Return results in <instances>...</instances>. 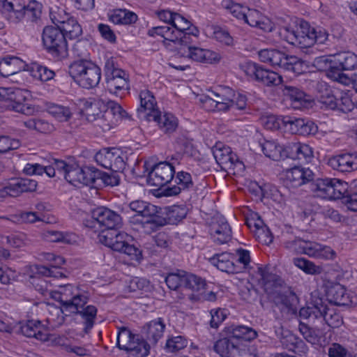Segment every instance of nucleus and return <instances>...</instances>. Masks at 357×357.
Segmentation results:
<instances>
[{"instance_id": "1", "label": "nucleus", "mask_w": 357, "mask_h": 357, "mask_svg": "<svg viewBox=\"0 0 357 357\" xmlns=\"http://www.w3.org/2000/svg\"><path fill=\"white\" fill-rule=\"evenodd\" d=\"M52 297L59 301L62 305L61 309H57L55 311L56 319L53 317L48 318V321L52 323L54 326H59L64 322L65 316H68V312L70 314H79L84 320V332L87 333L93 326L97 314V309L93 305H88L82 310H79L87 303V296L83 294L73 295L70 298L66 296L65 294L61 291H51Z\"/></svg>"}, {"instance_id": "2", "label": "nucleus", "mask_w": 357, "mask_h": 357, "mask_svg": "<svg viewBox=\"0 0 357 357\" xmlns=\"http://www.w3.org/2000/svg\"><path fill=\"white\" fill-rule=\"evenodd\" d=\"M319 68H325L326 76L345 86L351 83L350 77L344 71L357 69V54L351 51L336 53L331 57L321 56L316 60Z\"/></svg>"}, {"instance_id": "3", "label": "nucleus", "mask_w": 357, "mask_h": 357, "mask_svg": "<svg viewBox=\"0 0 357 357\" xmlns=\"http://www.w3.org/2000/svg\"><path fill=\"white\" fill-rule=\"evenodd\" d=\"M132 236L124 231H109L100 236V243L112 250L127 255L130 260L139 261L142 259V251L132 243Z\"/></svg>"}, {"instance_id": "4", "label": "nucleus", "mask_w": 357, "mask_h": 357, "mask_svg": "<svg viewBox=\"0 0 357 357\" xmlns=\"http://www.w3.org/2000/svg\"><path fill=\"white\" fill-rule=\"evenodd\" d=\"M68 73L73 79L84 89H93L101 79V69L87 59H79L71 63Z\"/></svg>"}, {"instance_id": "5", "label": "nucleus", "mask_w": 357, "mask_h": 357, "mask_svg": "<svg viewBox=\"0 0 357 357\" xmlns=\"http://www.w3.org/2000/svg\"><path fill=\"white\" fill-rule=\"evenodd\" d=\"M261 62L278 66L284 70L300 75L304 72L303 62L295 56H289L277 49H264L258 52Z\"/></svg>"}, {"instance_id": "6", "label": "nucleus", "mask_w": 357, "mask_h": 357, "mask_svg": "<svg viewBox=\"0 0 357 357\" xmlns=\"http://www.w3.org/2000/svg\"><path fill=\"white\" fill-rule=\"evenodd\" d=\"M164 280L169 290H178L179 288L201 290L207 288L204 278L181 269L168 273Z\"/></svg>"}, {"instance_id": "7", "label": "nucleus", "mask_w": 357, "mask_h": 357, "mask_svg": "<svg viewBox=\"0 0 357 357\" xmlns=\"http://www.w3.org/2000/svg\"><path fill=\"white\" fill-rule=\"evenodd\" d=\"M42 42L45 50L54 57L61 59L67 56V40L59 28L45 26L42 33Z\"/></svg>"}, {"instance_id": "8", "label": "nucleus", "mask_w": 357, "mask_h": 357, "mask_svg": "<svg viewBox=\"0 0 357 357\" xmlns=\"http://www.w3.org/2000/svg\"><path fill=\"white\" fill-rule=\"evenodd\" d=\"M285 247L296 253L305 254L320 259H333L336 255L335 252L328 246H324L311 241H305L301 238L287 241Z\"/></svg>"}, {"instance_id": "9", "label": "nucleus", "mask_w": 357, "mask_h": 357, "mask_svg": "<svg viewBox=\"0 0 357 357\" xmlns=\"http://www.w3.org/2000/svg\"><path fill=\"white\" fill-rule=\"evenodd\" d=\"M311 185L312 191L318 192V196L325 199H340L343 202L349 192L348 183L337 178H318Z\"/></svg>"}, {"instance_id": "10", "label": "nucleus", "mask_w": 357, "mask_h": 357, "mask_svg": "<svg viewBox=\"0 0 357 357\" xmlns=\"http://www.w3.org/2000/svg\"><path fill=\"white\" fill-rule=\"evenodd\" d=\"M117 346L127 352L129 357H146L149 353V345L128 328H121L117 335Z\"/></svg>"}, {"instance_id": "11", "label": "nucleus", "mask_w": 357, "mask_h": 357, "mask_svg": "<svg viewBox=\"0 0 357 357\" xmlns=\"http://www.w3.org/2000/svg\"><path fill=\"white\" fill-rule=\"evenodd\" d=\"M129 207L136 213L132 218L131 222L140 225L145 230L155 231L154 220L159 213L158 206L143 200H135L129 204Z\"/></svg>"}, {"instance_id": "12", "label": "nucleus", "mask_w": 357, "mask_h": 357, "mask_svg": "<svg viewBox=\"0 0 357 357\" xmlns=\"http://www.w3.org/2000/svg\"><path fill=\"white\" fill-rule=\"evenodd\" d=\"M213 155L222 170L228 173L240 174L245 170L243 162L229 146L216 144L212 149Z\"/></svg>"}, {"instance_id": "13", "label": "nucleus", "mask_w": 357, "mask_h": 357, "mask_svg": "<svg viewBox=\"0 0 357 357\" xmlns=\"http://www.w3.org/2000/svg\"><path fill=\"white\" fill-rule=\"evenodd\" d=\"M25 91L19 88H0V105L8 109L29 114L33 109L24 104Z\"/></svg>"}, {"instance_id": "14", "label": "nucleus", "mask_w": 357, "mask_h": 357, "mask_svg": "<svg viewBox=\"0 0 357 357\" xmlns=\"http://www.w3.org/2000/svg\"><path fill=\"white\" fill-rule=\"evenodd\" d=\"M104 72L106 80V89L116 95L121 90L128 89V77L126 73L116 67L112 58L105 63Z\"/></svg>"}, {"instance_id": "15", "label": "nucleus", "mask_w": 357, "mask_h": 357, "mask_svg": "<svg viewBox=\"0 0 357 357\" xmlns=\"http://www.w3.org/2000/svg\"><path fill=\"white\" fill-rule=\"evenodd\" d=\"M92 218L93 221L99 225L100 227L104 229L98 236L100 241V236L105 231H119V229L123 225V220L121 215L111 209L102 206L93 210Z\"/></svg>"}, {"instance_id": "16", "label": "nucleus", "mask_w": 357, "mask_h": 357, "mask_svg": "<svg viewBox=\"0 0 357 357\" xmlns=\"http://www.w3.org/2000/svg\"><path fill=\"white\" fill-rule=\"evenodd\" d=\"M244 72L247 75L267 86H278L282 82V77L277 73L266 69L255 63H247Z\"/></svg>"}, {"instance_id": "17", "label": "nucleus", "mask_w": 357, "mask_h": 357, "mask_svg": "<svg viewBox=\"0 0 357 357\" xmlns=\"http://www.w3.org/2000/svg\"><path fill=\"white\" fill-rule=\"evenodd\" d=\"M175 169L172 164L160 162L151 167L147 181L151 185L162 188L173 179Z\"/></svg>"}, {"instance_id": "18", "label": "nucleus", "mask_w": 357, "mask_h": 357, "mask_svg": "<svg viewBox=\"0 0 357 357\" xmlns=\"http://www.w3.org/2000/svg\"><path fill=\"white\" fill-rule=\"evenodd\" d=\"M98 165L113 172H123L126 167L123 158L115 148H104L95 155Z\"/></svg>"}, {"instance_id": "19", "label": "nucleus", "mask_w": 357, "mask_h": 357, "mask_svg": "<svg viewBox=\"0 0 357 357\" xmlns=\"http://www.w3.org/2000/svg\"><path fill=\"white\" fill-rule=\"evenodd\" d=\"M38 183L29 178L12 177L8 178L3 186L2 194L6 197H16L24 192H31L36 190Z\"/></svg>"}, {"instance_id": "20", "label": "nucleus", "mask_w": 357, "mask_h": 357, "mask_svg": "<svg viewBox=\"0 0 357 357\" xmlns=\"http://www.w3.org/2000/svg\"><path fill=\"white\" fill-rule=\"evenodd\" d=\"M158 213L155 220V230L167 225H176L183 219L187 214L185 207L173 205L171 206L158 207Z\"/></svg>"}, {"instance_id": "21", "label": "nucleus", "mask_w": 357, "mask_h": 357, "mask_svg": "<svg viewBox=\"0 0 357 357\" xmlns=\"http://www.w3.org/2000/svg\"><path fill=\"white\" fill-rule=\"evenodd\" d=\"M282 93L290 105L295 109L308 108L312 104L311 96L307 94L300 88L291 85H283Z\"/></svg>"}, {"instance_id": "22", "label": "nucleus", "mask_w": 357, "mask_h": 357, "mask_svg": "<svg viewBox=\"0 0 357 357\" xmlns=\"http://www.w3.org/2000/svg\"><path fill=\"white\" fill-rule=\"evenodd\" d=\"M283 128L291 134L308 135L316 132V127L312 122L301 118L284 116L282 119Z\"/></svg>"}, {"instance_id": "23", "label": "nucleus", "mask_w": 357, "mask_h": 357, "mask_svg": "<svg viewBox=\"0 0 357 357\" xmlns=\"http://www.w3.org/2000/svg\"><path fill=\"white\" fill-rule=\"evenodd\" d=\"M328 165L335 170L341 172H351L357 170V152L344 153L331 157Z\"/></svg>"}, {"instance_id": "24", "label": "nucleus", "mask_w": 357, "mask_h": 357, "mask_svg": "<svg viewBox=\"0 0 357 357\" xmlns=\"http://www.w3.org/2000/svg\"><path fill=\"white\" fill-rule=\"evenodd\" d=\"M269 298L273 299L274 303L281 310H287L291 313L296 311L298 298L294 291H271Z\"/></svg>"}, {"instance_id": "25", "label": "nucleus", "mask_w": 357, "mask_h": 357, "mask_svg": "<svg viewBox=\"0 0 357 357\" xmlns=\"http://www.w3.org/2000/svg\"><path fill=\"white\" fill-rule=\"evenodd\" d=\"M257 274L259 276V282L264 290H272L282 287L284 281L279 275L273 273L269 266L259 267Z\"/></svg>"}, {"instance_id": "26", "label": "nucleus", "mask_w": 357, "mask_h": 357, "mask_svg": "<svg viewBox=\"0 0 357 357\" xmlns=\"http://www.w3.org/2000/svg\"><path fill=\"white\" fill-rule=\"evenodd\" d=\"M175 182L176 185L165 188L162 194L164 196L170 197L178 195L182 190L192 189L194 183L190 174L181 171L176 174Z\"/></svg>"}, {"instance_id": "27", "label": "nucleus", "mask_w": 357, "mask_h": 357, "mask_svg": "<svg viewBox=\"0 0 357 357\" xmlns=\"http://www.w3.org/2000/svg\"><path fill=\"white\" fill-rule=\"evenodd\" d=\"M287 179L292 186H301L314 181V174L309 168L295 166L287 172Z\"/></svg>"}, {"instance_id": "28", "label": "nucleus", "mask_w": 357, "mask_h": 357, "mask_svg": "<svg viewBox=\"0 0 357 357\" xmlns=\"http://www.w3.org/2000/svg\"><path fill=\"white\" fill-rule=\"evenodd\" d=\"M222 335L228 336L236 342H243V340L255 339L257 334L255 330L244 326H230L225 328Z\"/></svg>"}, {"instance_id": "29", "label": "nucleus", "mask_w": 357, "mask_h": 357, "mask_svg": "<svg viewBox=\"0 0 357 357\" xmlns=\"http://www.w3.org/2000/svg\"><path fill=\"white\" fill-rule=\"evenodd\" d=\"M20 329L21 333L28 337H35L41 342L49 340V331L39 321H29L22 325Z\"/></svg>"}, {"instance_id": "30", "label": "nucleus", "mask_w": 357, "mask_h": 357, "mask_svg": "<svg viewBox=\"0 0 357 357\" xmlns=\"http://www.w3.org/2000/svg\"><path fill=\"white\" fill-rule=\"evenodd\" d=\"M210 234L215 242L224 244L231 238V229L228 222L224 218H220L216 222L212 224Z\"/></svg>"}, {"instance_id": "31", "label": "nucleus", "mask_w": 357, "mask_h": 357, "mask_svg": "<svg viewBox=\"0 0 357 357\" xmlns=\"http://www.w3.org/2000/svg\"><path fill=\"white\" fill-rule=\"evenodd\" d=\"M186 56L197 62L206 63H218L221 58L220 54L215 52L195 46L188 47Z\"/></svg>"}, {"instance_id": "32", "label": "nucleus", "mask_w": 357, "mask_h": 357, "mask_svg": "<svg viewBox=\"0 0 357 357\" xmlns=\"http://www.w3.org/2000/svg\"><path fill=\"white\" fill-rule=\"evenodd\" d=\"M231 258H234L231 254L222 252L215 254L210 258V262L222 272L237 273L239 272L240 268L234 264Z\"/></svg>"}, {"instance_id": "33", "label": "nucleus", "mask_w": 357, "mask_h": 357, "mask_svg": "<svg viewBox=\"0 0 357 357\" xmlns=\"http://www.w3.org/2000/svg\"><path fill=\"white\" fill-rule=\"evenodd\" d=\"M153 120L158 123L160 129L165 134H170L174 132L178 126L176 118L172 114L165 113L162 116L160 113L156 112L149 115Z\"/></svg>"}, {"instance_id": "34", "label": "nucleus", "mask_w": 357, "mask_h": 357, "mask_svg": "<svg viewBox=\"0 0 357 357\" xmlns=\"http://www.w3.org/2000/svg\"><path fill=\"white\" fill-rule=\"evenodd\" d=\"M326 299L336 305H351L357 303L355 291H326Z\"/></svg>"}, {"instance_id": "35", "label": "nucleus", "mask_w": 357, "mask_h": 357, "mask_svg": "<svg viewBox=\"0 0 357 357\" xmlns=\"http://www.w3.org/2000/svg\"><path fill=\"white\" fill-rule=\"evenodd\" d=\"M139 99L140 107L137 109V112L149 111V112L147 113L146 116H148L149 120H150V114H153L158 112V111L155 109L157 105L155 98L150 91L144 90L139 93Z\"/></svg>"}, {"instance_id": "36", "label": "nucleus", "mask_w": 357, "mask_h": 357, "mask_svg": "<svg viewBox=\"0 0 357 357\" xmlns=\"http://www.w3.org/2000/svg\"><path fill=\"white\" fill-rule=\"evenodd\" d=\"M165 327V326L161 319L151 321L144 328L146 330V338L153 344L157 343L158 340L163 335Z\"/></svg>"}, {"instance_id": "37", "label": "nucleus", "mask_w": 357, "mask_h": 357, "mask_svg": "<svg viewBox=\"0 0 357 357\" xmlns=\"http://www.w3.org/2000/svg\"><path fill=\"white\" fill-rule=\"evenodd\" d=\"M22 61L15 56L4 57L0 61V75L7 77L17 73L20 68L18 67Z\"/></svg>"}, {"instance_id": "38", "label": "nucleus", "mask_w": 357, "mask_h": 357, "mask_svg": "<svg viewBox=\"0 0 357 357\" xmlns=\"http://www.w3.org/2000/svg\"><path fill=\"white\" fill-rule=\"evenodd\" d=\"M261 149L264 155L273 160L280 161L282 160V146L273 140H265L261 144Z\"/></svg>"}, {"instance_id": "39", "label": "nucleus", "mask_w": 357, "mask_h": 357, "mask_svg": "<svg viewBox=\"0 0 357 357\" xmlns=\"http://www.w3.org/2000/svg\"><path fill=\"white\" fill-rule=\"evenodd\" d=\"M296 28L290 25L283 26L279 29V36L280 38L287 41L288 43L299 46L303 48V38L302 37L296 36Z\"/></svg>"}, {"instance_id": "40", "label": "nucleus", "mask_w": 357, "mask_h": 357, "mask_svg": "<svg viewBox=\"0 0 357 357\" xmlns=\"http://www.w3.org/2000/svg\"><path fill=\"white\" fill-rule=\"evenodd\" d=\"M109 20L116 24H132L137 20V15L127 10L119 9L114 11Z\"/></svg>"}, {"instance_id": "41", "label": "nucleus", "mask_w": 357, "mask_h": 357, "mask_svg": "<svg viewBox=\"0 0 357 357\" xmlns=\"http://www.w3.org/2000/svg\"><path fill=\"white\" fill-rule=\"evenodd\" d=\"M238 342L230 339L228 336L218 340L214 344V350L222 357H231L233 351L235 350Z\"/></svg>"}, {"instance_id": "42", "label": "nucleus", "mask_w": 357, "mask_h": 357, "mask_svg": "<svg viewBox=\"0 0 357 357\" xmlns=\"http://www.w3.org/2000/svg\"><path fill=\"white\" fill-rule=\"evenodd\" d=\"M319 317H323L326 323L332 328H338L342 323V316L333 307L321 308Z\"/></svg>"}, {"instance_id": "43", "label": "nucleus", "mask_w": 357, "mask_h": 357, "mask_svg": "<svg viewBox=\"0 0 357 357\" xmlns=\"http://www.w3.org/2000/svg\"><path fill=\"white\" fill-rule=\"evenodd\" d=\"M59 29L62 31L66 38L70 40L77 39L82 33V26L74 17Z\"/></svg>"}, {"instance_id": "44", "label": "nucleus", "mask_w": 357, "mask_h": 357, "mask_svg": "<svg viewBox=\"0 0 357 357\" xmlns=\"http://www.w3.org/2000/svg\"><path fill=\"white\" fill-rule=\"evenodd\" d=\"M294 264L303 271L307 274L318 275L321 273L323 268L319 266H316L313 262L305 258H294Z\"/></svg>"}, {"instance_id": "45", "label": "nucleus", "mask_w": 357, "mask_h": 357, "mask_svg": "<svg viewBox=\"0 0 357 357\" xmlns=\"http://www.w3.org/2000/svg\"><path fill=\"white\" fill-rule=\"evenodd\" d=\"M47 111L49 114L61 122L68 121L72 116L69 107L59 105H50L47 108Z\"/></svg>"}, {"instance_id": "46", "label": "nucleus", "mask_w": 357, "mask_h": 357, "mask_svg": "<svg viewBox=\"0 0 357 357\" xmlns=\"http://www.w3.org/2000/svg\"><path fill=\"white\" fill-rule=\"evenodd\" d=\"M100 170L93 166L84 167L82 168V184L85 185H91L97 184L99 181ZM100 185V183H98Z\"/></svg>"}, {"instance_id": "47", "label": "nucleus", "mask_w": 357, "mask_h": 357, "mask_svg": "<svg viewBox=\"0 0 357 357\" xmlns=\"http://www.w3.org/2000/svg\"><path fill=\"white\" fill-rule=\"evenodd\" d=\"M64 178L71 185L79 186L82 184V180L84 178L82 177V167L77 164H71Z\"/></svg>"}, {"instance_id": "48", "label": "nucleus", "mask_w": 357, "mask_h": 357, "mask_svg": "<svg viewBox=\"0 0 357 357\" xmlns=\"http://www.w3.org/2000/svg\"><path fill=\"white\" fill-rule=\"evenodd\" d=\"M199 30L194 27L189 31H176V38H177L174 43H178L181 45L186 46L188 49L189 46H192L191 43L193 42V38H197Z\"/></svg>"}, {"instance_id": "49", "label": "nucleus", "mask_w": 357, "mask_h": 357, "mask_svg": "<svg viewBox=\"0 0 357 357\" xmlns=\"http://www.w3.org/2000/svg\"><path fill=\"white\" fill-rule=\"evenodd\" d=\"M73 17L66 13L65 9L59 7L55 8L50 11V18L52 22L56 25V28H61V25L68 22Z\"/></svg>"}, {"instance_id": "50", "label": "nucleus", "mask_w": 357, "mask_h": 357, "mask_svg": "<svg viewBox=\"0 0 357 357\" xmlns=\"http://www.w3.org/2000/svg\"><path fill=\"white\" fill-rule=\"evenodd\" d=\"M328 36L325 30H319L318 31L314 28L312 33H311V37L305 38V39L303 40V48L310 47L314 43L324 44L327 40Z\"/></svg>"}, {"instance_id": "51", "label": "nucleus", "mask_w": 357, "mask_h": 357, "mask_svg": "<svg viewBox=\"0 0 357 357\" xmlns=\"http://www.w3.org/2000/svg\"><path fill=\"white\" fill-rule=\"evenodd\" d=\"M107 109L105 112L111 113V118L116 121L119 119H129L128 114L122 108V107L117 102L109 100L106 104Z\"/></svg>"}, {"instance_id": "52", "label": "nucleus", "mask_w": 357, "mask_h": 357, "mask_svg": "<svg viewBox=\"0 0 357 357\" xmlns=\"http://www.w3.org/2000/svg\"><path fill=\"white\" fill-rule=\"evenodd\" d=\"M326 291H311L310 294V303L319 314L321 311V308H325L328 307L324 303V299L325 297H326Z\"/></svg>"}, {"instance_id": "53", "label": "nucleus", "mask_w": 357, "mask_h": 357, "mask_svg": "<svg viewBox=\"0 0 357 357\" xmlns=\"http://www.w3.org/2000/svg\"><path fill=\"white\" fill-rule=\"evenodd\" d=\"M262 16L261 13L256 10H248L246 17L244 18L245 22L252 27H257L264 29V22H262Z\"/></svg>"}, {"instance_id": "54", "label": "nucleus", "mask_w": 357, "mask_h": 357, "mask_svg": "<svg viewBox=\"0 0 357 357\" xmlns=\"http://www.w3.org/2000/svg\"><path fill=\"white\" fill-rule=\"evenodd\" d=\"M149 33L151 36L154 33L161 36L165 40L172 42H176L177 39L175 36L176 31L174 30L172 31V29L167 25L154 27L152 30H150Z\"/></svg>"}, {"instance_id": "55", "label": "nucleus", "mask_w": 357, "mask_h": 357, "mask_svg": "<svg viewBox=\"0 0 357 357\" xmlns=\"http://www.w3.org/2000/svg\"><path fill=\"white\" fill-rule=\"evenodd\" d=\"M298 328L303 337L308 342L315 344L318 341L319 333L317 330L310 328L303 323H300Z\"/></svg>"}, {"instance_id": "56", "label": "nucleus", "mask_w": 357, "mask_h": 357, "mask_svg": "<svg viewBox=\"0 0 357 357\" xmlns=\"http://www.w3.org/2000/svg\"><path fill=\"white\" fill-rule=\"evenodd\" d=\"M187 344V340L185 338L181 336H176L167 341L166 348L170 352H176L184 349Z\"/></svg>"}, {"instance_id": "57", "label": "nucleus", "mask_w": 357, "mask_h": 357, "mask_svg": "<svg viewBox=\"0 0 357 357\" xmlns=\"http://www.w3.org/2000/svg\"><path fill=\"white\" fill-rule=\"evenodd\" d=\"M96 121L97 126H98L103 132L109 130L116 125V121L111 118V113L105 111L98 117Z\"/></svg>"}, {"instance_id": "58", "label": "nucleus", "mask_w": 357, "mask_h": 357, "mask_svg": "<svg viewBox=\"0 0 357 357\" xmlns=\"http://www.w3.org/2000/svg\"><path fill=\"white\" fill-rule=\"evenodd\" d=\"M119 172H113L107 173L100 171L99 181H101L105 185L116 186L119 184L120 177Z\"/></svg>"}, {"instance_id": "59", "label": "nucleus", "mask_w": 357, "mask_h": 357, "mask_svg": "<svg viewBox=\"0 0 357 357\" xmlns=\"http://www.w3.org/2000/svg\"><path fill=\"white\" fill-rule=\"evenodd\" d=\"M26 17L31 21L36 22L41 15L40 6L36 1L26 6Z\"/></svg>"}, {"instance_id": "60", "label": "nucleus", "mask_w": 357, "mask_h": 357, "mask_svg": "<svg viewBox=\"0 0 357 357\" xmlns=\"http://www.w3.org/2000/svg\"><path fill=\"white\" fill-rule=\"evenodd\" d=\"M192 24L181 15L176 13L172 26L176 29L175 31H185L190 30Z\"/></svg>"}, {"instance_id": "61", "label": "nucleus", "mask_w": 357, "mask_h": 357, "mask_svg": "<svg viewBox=\"0 0 357 357\" xmlns=\"http://www.w3.org/2000/svg\"><path fill=\"white\" fill-rule=\"evenodd\" d=\"M231 112L236 114L237 112L244 111L247 108V98L245 95L238 93L237 96L231 100Z\"/></svg>"}, {"instance_id": "62", "label": "nucleus", "mask_w": 357, "mask_h": 357, "mask_svg": "<svg viewBox=\"0 0 357 357\" xmlns=\"http://www.w3.org/2000/svg\"><path fill=\"white\" fill-rule=\"evenodd\" d=\"M86 105H89V108L86 110V120L90 122L96 121L101 114V112H98L100 107V102L94 103L86 102Z\"/></svg>"}, {"instance_id": "63", "label": "nucleus", "mask_w": 357, "mask_h": 357, "mask_svg": "<svg viewBox=\"0 0 357 357\" xmlns=\"http://www.w3.org/2000/svg\"><path fill=\"white\" fill-rule=\"evenodd\" d=\"M214 38L219 42L227 45L231 46L234 44V39L229 33L223 29L218 28L213 32Z\"/></svg>"}, {"instance_id": "64", "label": "nucleus", "mask_w": 357, "mask_h": 357, "mask_svg": "<svg viewBox=\"0 0 357 357\" xmlns=\"http://www.w3.org/2000/svg\"><path fill=\"white\" fill-rule=\"evenodd\" d=\"M55 75L53 70L45 66H37L34 73V77H38L42 82H47L52 79Z\"/></svg>"}]
</instances>
